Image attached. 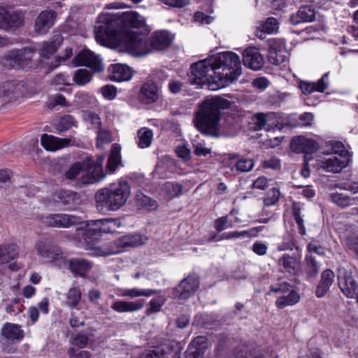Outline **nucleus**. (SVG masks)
<instances>
[{
  "label": "nucleus",
  "instance_id": "1",
  "mask_svg": "<svg viewBox=\"0 0 358 358\" xmlns=\"http://www.w3.org/2000/svg\"><path fill=\"white\" fill-rule=\"evenodd\" d=\"M124 26L131 28L127 31H120V20L114 18L110 14L106 13L99 15L96 25L94 27L95 37L99 43L108 45L110 43H116L124 49L121 44V40L129 32L139 33L148 29L145 18L138 13L131 11L126 13L123 16Z\"/></svg>",
  "mask_w": 358,
  "mask_h": 358
},
{
  "label": "nucleus",
  "instance_id": "2",
  "mask_svg": "<svg viewBox=\"0 0 358 358\" xmlns=\"http://www.w3.org/2000/svg\"><path fill=\"white\" fill-rule=\"evenodd\" d=\"M122 225L120 218H105L90 220L76 229V236L83 241L85 249L92 250L96 256H110L119 253L120 250L102 248L96 246V243L102 233H115Z\"/></svg>",
  "mask_w": 358,
  "mask_h": 358
},
{
  "label": "nucleus",
  "instance_id": "3",
  "mask_svg": "<svg viewBox=\"0 0 358 358\" xmlns=\"http://www.w3.org/2000/svg\"><path fill=\"white\" fill-rule=\"evenodd\" d=\"M231 103L220 96L205 99L195 113V127L202 134L218 137L221 110L229 108Z\"/></svg>",
  "mask_w": 358,
  "mask_h": 358
},
{
  "label": "nucleus",
  "instance_id": "4",
  "mask_svg": "<svg viewBox=\"0 0 358 358\" xmlns=\"http://www.w3.org/2000/svg\"><path fill=\"white\" fill-rule=\"evenodd\" d=\"M149 29H144L139 33L132 31L124 36L121 44L124 46V50L136 56H143L149 54L152 48L162 50L168 48L171 43V37L168 31H157L149 42L148 35Z\"/></svg>",
  "mask_w": 358,
  "mask_h": 358
},
{
  "label": "nucleus",
  "instance_id": "5",
  "mask_svg": "<svg viewBox=\"0 0 358 358\" xmlns=\"http://www.w3.org/2000/svg\"><path fill=\"white\" fill-rule=\"evenodd\" d=\"M131 194V187L126 181H120L117 184H110L102 188L96 194V207L99 210L115 211L123 206Z\"/></svg>",
  "mask_w": 358,
  "mask_h": 358
},
{
  "label": "nucleus",
  "instance_id": "6",
  "mask_svg": "<svg viewBox=\"0 0 358 358\" xmlns=\"http://www.w3.org/2000/svg\"><path fill=\"white\" fill-rule=\"evenodd\" d=\"M219 73L220 71H217L215 66L213 57L191 65L192 82L201 88L206 87L210 90H216L226 87V81L220 80Z\"/></svg>",
  "mask_w": 358,
  "mask_h": 358
},
{
  "label": "nucleus",
  "instance_id": "7",
  "mask_svg": "<svg viewBox=\"0 0 358 358\" xmlns=\"http://www.w3.org/2000/svg\"><path fill=\"white\" fill-rule=\"evenodd\" d=\"M217 71H220L219 78L226 81V86L233 83L241 74V62L239 57L234 52H225L213 57Z\"/></svg>",
  "mask_w": 358,
  "mask_h": 358
},
{
  "label": "nucleus",
  "instance_id": "8",
  "mask_svg": "<svg viewBox=\"0 0 358 358\" xmlns=\"http://www.w3.org/2000/svg\"><path fill=\"white\" fill-rule=\"evenodd\" d=\"M353 266L348 262L340 264L336 269L337 282L341 292L352 299L358 289V283L352 275Z\"/></svg>",
  "mask_w": 358,
  "mask_h": 358
},
{
  "label": "nucleus",
  "instance_id": "9",
  "mask_svg": "<svg viewBox=\"0 0 358 358\" xmlns=\"http://www.w3.org/2000/svg\"><path fill=\"white\" fill-rule=\"evenodd\" d=\"M34 54V50L30 48L12 50L4 56L3 65L10 68H30Z\"/></svg>",
  "mask_w": 358,
  "mask_h": 358
},
{
  "label": "nucleus",
  "instance_id": "10",
  "mask_svg": "<svg viewBox=\"0 0 358 358\" xmlns=\"http://www.w3.org/2000/svg\"><path fill=\"white\" fill-rule=\"evenodd\" d=\"M24 13L21 10L0 7V29H16L24 25Z\"/></svg>",
  "mask_w": 358,
  "mask_h": 358
},
{
  "label": "nucleus",
  "instance_id": "11",
  "mask_svg": "<svg viewBox=\"0 0 358 358\" xmlns=\"http://www.w3.org/2000/svg\"><path fill=\"white\" fill-rule=\"evenodd\" d=\"M26 92L24 83L8 80L0 83V103L4 104L22 97Z\"/></svg>",
  "mask_w": 358,
  "mask_h": 358
},
{
  "label": "nucleus",
  "instance_id": "12",
  "mask_svg": "<svg viewBox=\"0 0 358 358\" xmlns=\"http://www.w3.org/2000/svg\"><path fill=\"white\" fill-rule=\"evenodd\" d=\"M37 254L47 262H53L62 259L63 252L51 237L41 238L36 244Z\"/></svg>",
  "mask_w": 358,
  "mask_h": 358
},
{
  "label": "nucleus",
  "instance_id": "13",
  "mask_svg": "<svg viewBox=\"0 0 358 358\" xmlns=\"http://www.w3.org/2000/svg\"><path fill=\"white\" fill-rule=\"evenodd\" d=\"M200 285L199 278L195 274L189 275L183 279L173 291L174 299L184 300L192 296Z\"/></svg>",
  "mask_w": 358,
  "mask_h": 358
},
{
  "label": "nucleus",
  "instance_id": "14",
  "mask_svg": "<svg viewBox=\"0 0 358 358\" xmlns=\"http://www.w3.org/2000/svg\"><path fill=\"white\" fill-rule=\"evenodd\" d=\"M45 224L51 227L69 228L73 225L81 224L83 226L80 217L64 213L49 214L43 217Z\"/></svg>",
  "mask_w": 358,
  "mask_h": 358
},
{
  "label": "nucleus",
  "instance_id": "15",
  "mask_svg": "<svg viewBox=\"0 0 358 358\" xmlns=\"http://www.w3.org/2000/svg\"><path fill=\"white\" fill-rule=\"evenodd\" d=\"M103 157H99L94 164H91L87 173H83L77 182L78 187L99 182L106 176L103 171Z\"/></svg>",
  "mask_w": 358,
  "mask_h": 358
},
{
  "label": "nucleus",
  "instance_id": "16",
  "mask_svg": "<svg viewBox=\"0 0 358 358\" xmlns=\"http://www.w3.org/2000/svg\"><path fill=\"white\" fill-rule=\"evenodd\" d=\"M75 66H86L94 72H100L103 69L102 62L99 56H96L89 50L80 51L73 59Z\"/></svg>",
  "mask_w": 358,
  "mask_h": 358
},
{
  "label": "nucleus",
  "instance_id": "17",
  "mask_svg": "<svg viewBox=\"0 0 358 358\" xmlns=\"http://www.w3.org/2000/svg\"><path fill=\"white\" fill-rule=\"evenodd\" d=\"M57 13L53 10H44L36 17L34 31L38 34H45L54 25Z\"/></svg>",
  "mask_w": 358,
  "mask_h": 358
},
{
  "label": "nucleus",
  "instance_id": "18",
  "mask_svg": "<svg viewBox=\"0 0 358 358\" xmlns=\"http://www.w3.org/2000/svg\"><path fill=\"white\" fill-rule=\"evenodd\" d=\"M290 149L295 153L312 154L317 149V143L311 138H306L302 136L293 137L290 141ZM306 155L304 156V157Z\"/></svg>",
  "mask_w": 358,
  "mask_h": 358
},
{
  "label": "nucleus",
  "instance_id": "19",
  "mask_svg": "<svg viewBox=\"0 0 358 358\" xmlns=\"http://www.w3.org/2000/svg\"><path fill=\"white\" fill-rule=\"evenodd\" d=\"M243 62L245 66L254 71H258L263 67L264 61L257 48L250 47L243 52Z\"/></svg>",
  "mask_w": 358,
  "mask_h": 358
},
{
  "label": "nucleus",
  "instance_id": "20",
  "mask_svg": "<svg viewBox=\"0 0 358 358\" xmlns=\"http://www.w3.org/2000/svg\"><path fill=\"white\" fill-rule=\"evenodd\" d=\"M345 157H337V155H328L320 162V167L327 172L338 173L348 165Z\"/></svg>",
  "mask_w": 358,
  "mask_h": 358
},
{
  "label": "nucleus",
  "instance_id": "21",
  "mask_svg": "<svg viewBox=\"0 0 358 358\" xmlns=\"http://www.w3.org/2000/svg\"><path fill=\"white\" fill-rule=\"evenodd\" d=\"M139 358H180L178 349L169 345H164L153 350H145Z\"/></svg>",
  "mask_w": 358,
  "mask_h": 358
},
{
  "label": "nucleus",
  "instance_id": "22",
  "mask_svg": "<svg viewBox=\"0 0 358 358\" xmlns=\"http://www.w3.org/2000/svg\"><path fill=\"white\" fill-rule=\"evenodd\" d=\"M159 92L157 85L152 81L143 83L138 93V99L143 104H150L157 101Z\"/></svg>",
  "mask_w": 358,
  "mask_h": 358
},
{
  "label": "nucleus",
  "instance_id": "23",
  "mask_svg": "<svg viewBox=\"0 0 358 358\" xmlns=\"http://www.w3.org/2000/svg\"><path fill=\"white\" fill-rule=\"evenodd\" d=\"M316 12L312 4L302 5L296 13L291 15L289 21L292 24L313 22L315 19Z\"/></svg>",
  "mask_w": 358,
  "mask_h": 358
},
{
  "label": "nucleus",
  "instance_id": "24",
  "mask_svg": "<svg viewBox=\"0 0 358 358\" xmlns=\"http://www.w3.org/2000/svg\"><path fill=\"white\" fill-rule=\"evenodd\" d=\"M207 348V338L203 336H198L193 339L188 346L185 358H203Z\"/></svg>",
  "mask_w": 358,
  "mask_h": 358
},
{
  "label": "nucleus",
  "instance_id": "25",
  "mask_svg": "<svg viewBox=\"0 0 358 358\" xmlns=\"http://www.w3.org/2000/svg\"><path fill=\"white\" fill-rule=\"evenodd\" d=\"M328 77L329 73H326L316 83L301 81L299 87L304 94H310L315 92H323L329 86Z\"/></svg>",
  "mask_w": 358,
  "mask_h": 358
},
{
  "label": "nucleus",
  "instance_id": "26",
  "mask_svg": "<svg viewBox=\"0 0 358 358\" xmlns=\"http://www.w3.org/2000/svg\"><path fill=\"white\" fill-rule=\"evenodd\" d=\"M69 138H60L52 135L44 134L41 138V145L47 150L55 151L70 144Z\"/></svg>",
  "mask_w": 358,
  "mask_h": 358
},
{
  "label": "nucleus",
  "instance_id": "27",
  "mask_svg": "<svg viewBox=\"0 0 358 358\" xmlns=\"http://www.w3.org/2000/svg\"><path fill=\"white\" fill-rule=\"evenodd\" d=\"M1 336L6 342L19 341L23 338L24 331L20 325L7 322L1 329Z\"/></svg>",
  "mask_w": 358,
  "mask_h": 358
},
{
  "label": "nucleus",
  "instance_id": "28",
  "mask_svg": "<svg viewBox=\"0 0 358 358\" xmlns=\"http://www.w3.org/2000/svg\"><path fill=\"white\" fill-rule=\"evenodd\" d=\"M145 301L140 299L134 301H126L117 300L111 305V308L120 313L136 312L142 309L144 306Z\"/></svg>",
  "mask_w": 358,
  "mask_h": 358
},
{
  "label": "nucleus",
  "instance_id": "29",
  "mask_svg": "<svg viewBox=\"0 0 358 358\" xmlns=\"http://www.w3.org/2000/svg\"><path fill=\"white\" fill-rule=\"evenodd\" d=\"M334 277L335 274L331 269L322 271L320 282L315 290L317 297H323L327 293L334 282Z\"/></svg>",
  "mask_w": 358,
  "mask_h": 358
},
{
  "label": "nucleus",
  "instance_id": "30",
  "mask_svg": "<svg viewBox=\"0 0 358 358\" xmlns=\"http://www.w3.org/2000/svg\"><path fill=\"white\" fill-rule=\"evenodd\" d=\"M19 246L15 243L0 245V265L7 264L17 257Z\"/></svg>",
  "mask_w": 358,
  "mask_h": 358
},
{
  "label": "nucleus",
  "instance_id": "31",
  "mask_svg": "<svg viewBox=\"0 0 358 358\" xmlns=\"http://www.w3.org/2000/svg\"><path fill=\"white\" fill-rule=\"evenodd\" d=\"M110 79L117 82L129 80L132 77V71L125 64H116L111 66Z\"/></svg>",
  "mask_w": 358,
  "mask_h": 358
},
{
  "label": "nucleus",
  "instance_id": "32",
  "mask_svg": "<svg viewBox=\"0 0 358 358\" xmlns=\"http://www.w3.org/2000/svg\"><path fill=\"white\" fill-rule=\"evenodd\" d=\"M278 29V22L276 18L270 17L259 24L255 31V35L259 38H264L266 34H273Z\"/></svg>",
  "mask_w": 358,
  "mask_h": 358
},
{
  "label": "nucleus",
  "instance_id": "33",
  "mask_svg": "<svg viewBox=\"0 0 358 358\" xmlns=\"http://www.w3.org/2000/svg\"><path fill=\"white\" fill-rule=\"evenodd\" d=\"M144 243L145 238L138 234L126 235L115 241V244L121 248L136 247Z\"/></svg>",
  "mask_w": 358,
  "mask_h": 358
},
{
  "label": "nucleus",
  "instance_id": "34",
  "mask_svg": "<svg viewBox=\"0 0 358 358\" xmlns=\"http://www.w3.org/2000/svg\"><path fill=\"white\" fill-rule=\"evenodd\" d=\"M329 197L334 203L342 208L358 203V196L350 197L343 193L334 192L329 194Z\"/></svg>",
  "mask_w": 358,
  "mask_h": 358
},
{
  "label": "nucleus",
  "instance_id": "35",
  "mask_svg": "<svg viewBox=\"0 0 358 358\" xmlns=\"http://www.w3.org/2000/svg\"><path fill=\"white\" fill-rule=\"evenodd\" d=\"M91 263L84 259H72L69 262V268L71 271L80 276L85 274L91 268Z\"/></svg>",
  "mask_w": 358,
  "mask_h": 358
},
{
  "label": "nucleus",
  "instance_id": "36",
  "mask_svg": "<svg viewBox=\"0 0 358 358\" xmlns=\"http://www.w3.org/2000/svg\"><path fill=\"white\" fill-rule=\"evenodd\" d=\"M273 113H256L252 117V122L255 125V129L261 130L264 129L269 130L271 127L269 122L273 118Z\"/></svg>",
  "mask_w": 358,
  "mask_h": 358
},
{
  "label": "nucleus",
  "instance_id": "37",
  "mask_svg": "<svg viewBox=\"0 0 358 358\" xmlns=\"http://www.w3.org/2000/svg\"><path fill=\"white\" fill-rule=\"evenodd\" d=\"M300 263V257L290 256L284 254L278 260L279 265L289 273H294L296 271Z\"/></svg>",
  "mask_w": 358,
  "mask_h": 358
},
{
  "label": "nucleus",
  "instance_id": "38",
  "mask_svg": "<svg viewBox=\"0 0 358 358\" xmlns=\"http://www.w3.org/2000/svg\"><path fill=\"white\" fill-rule=\"evenodd\" d=\"M159 292L157 289L131 288L122 289L120 296L134 299L140 296L149 297Z\"/></svg>",
  "mask_w": 358,
  "mask_h": 358
},
{
  "label": "nucleus",
  "instance_id": "39",
  "mask_svg": "<svg viewBox=\"0 0 358 358\" xmlns=\"http://www.w3.org/2000/svg\"><path fill=\"white\" fill-rule=\"evenodd\" d=\"M60 43V38H57L56 40L50 42H43L39 49L40 55L43 58H50L56 52Z\"/></svg>",
  "mask_w": 358,
  "mask_h": 358
},
{
  "label": "nucleus",
  "instance_id": "40",
  "mask_svg": "<svg viewBox=\"0 0 358 358\" xmlns=\"http://www.w3.org/2000/svg\"><path fill=\"white\" fill-rule=\"evenodd\" d=\"M82 298V292L78 286L71 287L66 294V304L73 308H76Z\"/></svg>",
  "mask_w": 358,
  "mask_h": 358
},
{
  "label": "nucleus",
  "instance_id": "41",
  "mask_svg": "<svg viewBox=\"0 0 358 358\" xmlns=\"http://www.w3.org/2000/svg\"><path fill=\"white\" fill-rule=\"evenodd\" d=\"M305 272L308 278H314L320 271V264L312 255H307L305 257Z\"/></svg>",
  "mask_w": 358,
  "mask_h": 358
},
{
  "label": "nucleus",
  "instance_id": "42",
  "mask_svg": "<svg viewBox=\"0 0 358 358\" xmlns=\"http://www.w3.org/2000/svg\"><path fill=\"white\" fill-rule=\"evenodd\" d=\"M137 144L141 148H148L152 141L153 132L148 127H143L138 131Z\"/></svg>",
  "mask_w": 358,
  "mask_h": 358
},
{
  "label": "nucleus",
  "instance_id": "43",
  "mask_svg": "<svg viewBox=\"0 0 358 358\" xmlns=\"http://www.w3.org/2000/svg\"><path fill=\"white\" fill-rule=\"evenodd\" d=\"M182 185L173 182H166L162 186V192L169 199H171L178 197L182 194Z\"/></svg>",
  "mask_w": 358,
  "mask_h": 358
},
{
  "label": "nucleus",
  "instance_id": "44",
  "mask_svg": "<svg viewBox=\"0 0 358 358\" xmlns=\"http://www.w3.org/2000/svg\"><path fill=\"white\" fill-rule=\"evenodd\" d=\"M299 294L296 291L292 290L288 295L279 297L275 301V306L282 309L287 306L294 305L299 301Z\"/></svg>",
  "mask_w": 358,
  "mask_h": 358
},
{
  "label": "nucleus",
  "instance_id": "45",
  "mask_svg": "<svg viewBox=\"0 0 358 358\" xmlns=\"http://www.w3.org/2000/svg\"><path fill=\"white\" fill-rule=\"evenodd\" d=\"M84 172V166L80 162L72 164L64 173V178L67 180L74 181Z\"/></svg>",
  "mask_w": 358,
  "mask_h": 358
},
{
  "label": "nucleus",
  "instance_id": "46",
  "mask_svg": "<svg viewBox=\"0 0 358 358\" xmlns=\"http://www.w3.org/2000/svg\"><path fill=\"white\" fill-rule=\"evenodd\" d=\"M255 166V162L250 158H241L236 161L234 167L231 168L233 171L234 169L237 172L244 173L250 171Z\"/></svg>",
  "mask_w": 358,
  "mask_h": 358
},
{
  "label": "nucleus",
  "instance_id": "47",
  "mask_svg": "<svg viewBox=\"0 0 358 358\" xmlns=\"http://www.w3.org/2000/svg\"><path fill=\"white\" fill-rule=\"evenodd\" d=\"M301 208L302 206L299 203H293V215L295 222L298 226L299 231L301 235L303 236L306 234V228L304 227V220L301 216Z\"/></svg>",
  "mask_w": 358,
  "mask_h": 358
},
{
  "label": "nucleus",
  "instance_id": "48",
  "mask_svg": "<svg viewBox=\"0 0 358 358\" xmlns=\"http://www.w3.org/2000/svg\"><path fill=\"white\" fill-rule=\"evenodd\" d=\"M75 125L74 118L71 115H66L60 118L57 125V130L59 134H62Z\"/></svg>",
  "mask_w": 358,
  "mask_h": 358
},
{
  "label": "nucleus",
  "instance_id": "49",
  "mask_svg": "<svg viewBox=\"0 0 358 358\" xmlns=\"http://www.w3.org/2000/svg\"><path fill=\"white\" fill-rule=\"evenodd\" d=\"M92 78L91 73L85 69L76 71L73 76V81L78 85H84L88 83Z\"/></svg>",
  "mask_w": 358,
  "mask_h": 358
},
{
  "label": "nucleus",
  "instance_id": "50",
  "mask_svg": "<svg viewBox=\"0 0 358 358\" xmlns=\"http://www.w3.org/2000/svg\"><path fill=\"white\" fill-rule=\"evenodd\" d=\"M166 302V298L163 296H158L153 298L149 303V306L145 313L148 315L160 311L162 307Z\"/></svg>",
  "mask_w": 358,
  "mask_h": 358
},
{
  "label": "nucleus",
  "instance_id": "51",
  "mask_svg": "<svg viewBox=\"0 0 358 358\" xmlns=\"http://www.w3.org/2000/svg\"><path fill=\"white\" fill-rule=\"evenodd\" d=\"M268 43V55H271L279 52H282L285 43L282 40L278 38H270Z\"/></svg>",
  "mask_w": 358,
  "mask_h": 358
},
{
  "label": "nucleus",
  "instance_id": "52",
  "mask_svg": "<svg viewBox=\"0 0 358 358\" xmlns=\"http://www.w3.org/2000/svg\"><path fill=\"white\" fill-rule=\"evenodd\" d=\"M136 198L138 205L143 207H145L150 210L155 209L157 207L156 201L143 193H138L136 196Z\"/></svg>",
  "mask_w": 358,
  "mask_h": 358
},
{
  "label": "nucleus",
  "instance_id": "53",
  "mask_svg": "<svg viewBox=\"0 0 358 358\" xmlns=\"http://www.w3.org/2000/svg\"><path fill=\"white\" fill-rule=\"evenodd\" d=\"M294 248L298 249V248L296 246L294 237L291 234H287L284 236L282 241L279 243L278 246V250H293Z\"/></svg>",
  "mask_w": 358,
  "mask_h": 358
},
{
  "label": "nucleus",
  "instance_id": "54",
  "mask_svg": "<svg viewBox=\"0 0 358 358\" xmlns=\"http://www.w3.org/2000/svg\"><path fill=\"white\" fill-rule=\"evenodd\" d=\"M112 140L111 134L108 129L101 127L97 131V147L101 148L103 145L110 143Z\"/></svg>",
  "mask_w": 358,
  "mask_h": 358
},
{
  "label": "nucleus",
  "instance_id": "55",
  "mask_svg": "<svg viewBox=\"0 0 358 358\" xmlns=\"http://www.w3.org/2000/svg\"><path fill=\"white\" fill-rule=\"evenodd\" d=\"M234 224L228 216H222L216 219L214 222V228L217 232H221L228 228L233 227Z\"/></svg>",
  "mask_w": 358,
  "mask_h": 358
},
{
  "label": "nucleus",
  "instance_id": "56",
  "mask_svg": "<svg viewBox=\"0 0 358 358\" xmlns=\"http://www.w3.org/2000/svg\"><path fill=\"white\" fill-rule=\"evenodd\" d=\"M280 195V192L278 188H271L264 199V205L270 206L275 204L279 200Z\"/></svg>",
  "mask_w": 358,
  "mask_h": 358
},
{
  "label": "nucleus",
  "instance_id": "57",
  "mask_svg": "<svg viewBox=\"0 0 358 358\" xmlns=\"http://www.w3.org/2000/svg\"><path fill=\"white\" fill-rule=\"evenodd\" d=\"M333 153L330 155H337V157H345L348 162H350V152L345 149L344 145L340 141H336L332 143Z\"/></svg>",
  "mask_w": 358,
  "mask_h": 358
},
{
  "label": "nucleus",
  "instance_id": "58",
  "mask_svg": "<svg viewBox=\"0 0 358 358\" xmlns=\"http://www.w3.org/2000/svg\"><path fill=\"white\" fill-rule=\"evenodd\" d=\"M184 87L185 83L177 79H171L168 83L169 91L173 94H180Z\"/></svg>",
  "mask_w": 358,
  "mask_h": 358
},
{
  "label": "nucleus",
  "instance_id": "59",
  "mask_svg": "<svg viewBox=\"0 0 358 358\" xmlns=\"http://www.w3.org/2000/svg\"><path fill=\"white\" fill-rule=\"evenodd\" d=\"M120 160V155H119V151L118 150H113L112 151L111 154L110 155L108 162H107V168L109 170L110 172H114L118 165Z\"/></svg>",
  "mask_w": 358,
  "mask_h": 358
},
{
  "label": "nucleus",
  "instance_id": "60",
  "mask_svg": "<svg viewBox=\"0 0 358 358\" xmlns=\"http://www.w3.org/2000/svg\"><path fill=\"white\" fill-rule=\"evenodd\" d=\"M84 120L94 126L98 130L101 128L100 117L94 113H87L84 115Z\"/></svg>",
  "mask_w": 358,
  "mask_h": 358
},
{
  "label": "nucleus",
  "instance_id": "61",
  "mask_svg": "<svg viewBox=\"0 0 358 358\" xmlns=\"http://www.w3.org/2000/svg\"><path fill=\"white\" fill-rule=\"evenodd\" d=\"M101 91L103 97L108 100H113L117 94V90L113 85H106L103 86Z\"/></svg>",
  "mask_w": 358,
  "mask_h": 358
},
{
  "label": "nucleus",
  "instance_id": "62",
  "mask_svg": "<svg viewBox=\"0 0 358 358\" xmlns=\"http://www.w3.org/2000/svg\"><path fill=\"white\" fill-rule=\"evenodd\" d=\"M268 59L271 64L278 66L286 61V56L282 54V52H279L268 55Z\"/></svg>",
  "mask_w": 358,
  "mask_h": 358
},
{
  "label": "nucleus",
  "instance_id": "63",
  "mask_svg": "<svg viewBox=\"0 0 358 358\" xmlns=\"http://www.w3.org/2000/svg\"><path fill=\"white\" fill-rule=\"evenodd\" d=\"M88 341L89 338L87 335L84 334H78L74 338L73 344L78 346L80 348H83L87 345Z\"/></svg>",
  "mask_w": 358,
  "mask_h": 358
},
{
  "label": "nucleus",
  "instance_id": "64",
  "mask_svg": "<svg viewBox=\"0 0 358 358\" xmlns=\"http://www.w3.org/2000/svg\"><path fill=\"white\" fill-rule=\"evenodd\" d=\"M70 358H90L91 354L89 351H78L74 348H70L68 352Z\"/></svg>",
  "mask_w": 358,
  "mask_h": 358
}]
</instances>
